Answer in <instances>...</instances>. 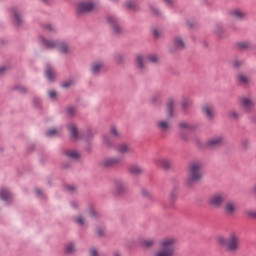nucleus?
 Segmentation results:
<instances>
[{"label": "nucleus", "mask_w": 256, "mask_h": 256, "mask_svg": "<svg viewBox=\"0 0 256 256\" xmlns=\"http://www.w3.org/2000/svg\"><path fill=\"white\" fill-rule=\"evenodd\" d=\"M203 177V163L199 160L192 161L188 165V176L185 180L186 187H192Z\"/></svg>", "instance_id": "1"}, {"label": "nucleus", "mask_w": 256, "mask_h": 256, "mask_svg": "<svg viewBox=\"0 0 256 256\" xmlns=\"http://www.w3.org/2000/svg\"><path fill=\"white\" fill-rule=\"evenodd\" d=\"M160 249L155 252L154 256H175L177 247V238L174 236H166L159 242Z\"/></svg>", "instance_id": "2"}, {"label": "nucleus", "mask_w": 256, "mask_h": 256, "mask_svg": "<svg viewBox=\"0 0 256 256\" xmlns=\"http://www.w3.org/2000/svg\"><path fill=\"white\" fill-rule=\"evenodd\" d=\"M217 243L221 245V247H226L228 251L235 253V251H239V247H241V237L239 234L232 232L228 238L218 236Z\"/></svg>", "instance_id": "3"}, {"label": "nucleus", "mask_w": 256, "mask_h": 256, "mask_svg": "<svg viewBox=\"0 0 256 256\" xmlns=\"http://www.w3.org/2000/svg\"><path fill=\"white\" fill-rule=\"evenodd\" d=\"M40 43L47 47L48 49H58L60 53H71V48L65 42H55L53 40H47L43 37H40Z\"/></svg>", "instance_id": "4"}, {"label": "nucleus", "mask_w": 256, "mask_h": 256, "mask_svg": "<svg viewBox=\"0 0 256 256\" xmlns=\"http://www.w3.org/2000/svg\"><path fill=\"white\" fill-rule=\"evenodd\" d=\"M224 202H225V194L223 193L212 194L208 199L209 205L211 207H215L216 209L221 208Z\"/></svg>", "instance_id": "5"}, {"label": "nucleus", "mask_w": 256, "mask_h": 256, "mask_svg": "<svg viewBox=\"0 0 256 256\" xmlns=\"http://www.w3.org/2000/svg\"><path fill=\"white\" fill-rule=\"evenodd\" d=\"M95 7H97V5L93 1L84 0L77 5V13H80V14L89 13L93 11Z\"/></svg>", "instance_id": "6"}, {"label": "nucleus", "mask_w": 256, "mask_h": 256, "mask_svg": "<svg viewBox=\"0 0 256 256\" xmlns=\"http://www.w3.org/2000/svg\"><path fill=\"white\" fill-rule=\"evenodd\" d=\"M237 209H238L237 202L231 201V200L225 202L223 206V211L225 215H227V217H233V215L237 213Z\"/></svg>", "instance_id": "7"}, {"label": "nucleus", "mask_w": 256, "mask_h": 256, "mask_svg": "<svg viewBox=\"0 0 256 256\" xmlns=\"http://www.w3.org/2000/svg\"><path fill=\"white\" fill-rule=\"evenodd\" d=\"M236 82L239 85H242V87H249L251 83H253V80H251V76L245 74V73H239L236 76Z\"/></svg>", "instance_id": "8"}, {"label": "nucleus", "mask_w": 256, "mask_h": 256, "mask_svg": "<svg viewBox=\"0 0 256 256\" xmlns=\"http://www.w3.org/2000/svg\"><path fill=\"white\" fill-rule=\"evenodd\" d=\"M107 23L112 28L113 33H115L116 35H119V33H121L122 29L121 26H119V20L115 18V16H108Z\"/></svg>", "instance_id": "9"}, {"label": "nucleus", "mask_w": 256, "mask_h": 256, "mask_svg": "<svg viewBox=\"0 0 256 256\" xmlns=\"http://www.w3.org/2000/svg\"><path fill=\"white\" fill-rule=\"evenodd\" d=\"M240 105L245 109V111H251L255 107V102L249 97H241L240 98Z\"/></svg>", "instance_id": "10"}, {"label": "nucleus", "mask_w": 256, "mask_h": 256, "mask_svg": "<svg viewBox=\"0 0 256 256\" xmlns=\"http://www.w3.org/2000/svg\"><path fill=\"white\" fill-rule=\"evenodd\" d=\"M202 112L205 115L206 119H213L215 117V108L211 105H204L202 107Z\"/></svg>", "instance_id": "11"}, {"label": "nucleus", "mask_w": 256, "mask_h": 256, "mask_svg": "<svg viewBox=\"0 0 256 256\" xmlns=\"http://www.w3.org/2000/svg\"><path fill=\"white\" fill-rule=\"evenodd\" d=\"M208 147H219V145H223V137L216 136L213 138H210L206 142Z\"/></svg>", "instance_id": "12"}, {"label": "nucleus", "mask_w": 256, "mask_h": 256, "mask_svg": "<svg viewBox=\"0 0 256 256\" xmlns=\"http://www.w3.org/2000/svg\"><path fill=\"white\" fill-rule=\"evenodd\" d=\"M155 165H157V167H162V169H171V161L167 158L156 159Z\"/></svg>", "instance_id": "13"}, {"label": "nucleus", "mask_w": 256, "mask_h": 256, "mask_svg": "<svg viewBox=\"0 0 256 256\" xmlns=\"http://www.w3.org/2000/svg\"><path fill=\"white\" fill-rule=\"evenodd\" d=\"M120 163H121V158L119 157L106 158L104 160L105 167H115V165H119Z\"/></svg>", "instance_id": "14"}, {"label": "nucleus", "mask_w": 256, "mask_h": 256, "mask_svg": "<svg viewBox=\"0 0 256 256\" xmlns=\"http://www.w3.org/2000/svg\"><path fill=\"white\" fill-rule=\"evenodd\" d=\"M0 199H2V201H11V199H13V194H11L7 188H1Z\"/></svg>", "instance_id": "15"}, {"label": "nucleus", "mask_w": 256, "mask_h": 256, "mask_svg": "<svg viewBox=\"0 0 256 256\" xmlns=\"http://www.w3.org/2000/svg\"><path fill=\"white\" fill-rule=\"evenodd\" d=\"M157 240L155 238H148L141 241V245L144 249H151V247L155 246Z\"/></svg>", "instance_id": "16"}, {"label": "nucleus", "mask_w": 256, "mask_h": 256, "mask_svg": "<svg viewBox=\"0 0 256 256\" xmlns=\"http://www.w3.org/2000/svg\"><path fill=\"white\" fill-rule=\"evenodd\" d=\"M103 67H104L103 61L93 62L91 65V73H93L94 75H97V73H99V71H101Z\"/></svg>", "instance_id": "17"}, {"label": "nucleus", "mask_w": 256, "mask_h": 256, "mask_svg": "<svg viewBox=\"0 0 256 256\" xmlns=\"http://www.w3.org/2000/svg\"><path fill=\"white\" fill-rule=\"evenodd\" d=\"M230 15L233 19H245L247 14L239 9L231 10Z\"/></svg>", "instance_id": "18"}, {"label": "nucleus", "mask_w": 256, "mask_h": 256, "mask_svg": "<svg viewBox=\"0 0 256 256\" xmlns=\"http://www.w3.org/2000/svg\"><path fill=\"white\" fill-rule=\"evenodd\" d=\"M173 107H175V99H169L166 104L167 117H173Z\"/></svg>", "instance_id": "19"}, {"label": "nucleus", "mask_w": 256, "mask_h": 256, "mask_svg": "<svg viewBox=\"0 0 256 256\" xmlns=\"http://www.w3.org/2000/svg\"><path fill=\"white\" fill-rule=\"evenodd\" d=\"M157 127L158 129H160V131H169V129H171V124L169 123V121H165V120H161L157 122Z\"/></svg>", "instance_id": "20"}, {"label": "nucleus", "mask_w": 256, "mask_h": 256, "mask_svg": "<svg viewBox=\"0 0 256 256\" xmlns=\"http://www.w3.org/2000/svg\"><path fill=\"white\" fill-rule=\"evenodd\" d=\"M45 75L49 81H53V79L56 77L55 69H53L51 65H48L45 70Z\"/></svg>", "instance_id": "21"}, {"label": "nucleus", "mask_w": 256, "mask_h": 256, "mask_svg": "<svg viewBox=\"0 0 256 256\" xmlns=\"http://www.w3.org/2000/svg\"><path fill=\"white\" fill-rule=\"evenodd\" d=\"M68 131L72 135V139H79V131L77 130V126H75V124H69Z\"/></svg>", "instance_id": "22"}, {"label": "nucleus", "mask_w": 256, "mask_h": 256, "mask_svg": "<svg viewBox=\"0 0 256 256\" xmlns=\"http://www.w3.org/2000/svg\"><path fill=\"white\" fill-rule=\"evenodd\" d=\"M174 47L175 49H185V41H183V38L176 36L174 38Z\"/></svg>", "instance_id": "23"}, {"label": "nucleus", "mask_w": 256, "mask_h": 256, "mask_svg": "<svg viewBox=\"0 0 256 256\" xmlns=\"http://www.w3.org/2000/svg\"><path fill=\"white\" fill-rule=\"evenodd\" d=\"M12 16L16 25H21V23H23V18H21V14L17 9L12 10Z\"/></svg>", "instance_id": "24"}, {"label": "nucleus", "mask_w": 256, "mask_h": 256, "mask_svg": "<svg viewBox=\"0 0 256 256\" xmlns=\"http://www.w3.org/2000/svg\"><path fill=\"white\" fill-rule=\"evenodd\" d=\"M64 155L68 157V159H79V152L76 150H66L64 151Z\"/></svg>", "instance_id": "25"}, {"label": "nucleus", "mask_w": 256, "mask_h": 256, "mask_svg": "<svg viewBox=\"0 0 256 256\" xmlns=\"http://www.w3.org/2000/svg\"><path fill=\"white\" fill-rule=\"evenodd\" d=\"M129 171L132 175H141V173H143V168L138 165H132L129 167Z\"/></svg>", "instance_id": "26"}, {"label": "nucleus", "mask_w": 256, "mask_h": 256, "mask_svg": "<svg viewBox=\"0 0 256 256\" xmlns=\"http://www.w3.org/2000/svg\"><path fill=\"white\" fill-rule=\"evenodd\" d=\"M136 65L140 71H143L145 69V62L143 61V56L141 54L136 56Z\"/></svg>", "instance_id": "27"}, {"label": "nucleus", "mask_w": 256, "mask_h": 256, "mask_svg": "<svg viewBox=\"0 0 256 256\" xmlns=\"http://www.w3.org/2000/svg\"><path fill=\"white\" fill-rule=\"evenodd\" d=\"M118 153H129V145L127 144H119L117 146Z\"/></svg>", "instance_id": "28"}, {"label": "nucleus", "mask_w": 256, "mask_h": 256, "mask_svg": "<svg viewBox=\"0 0 256 256\" xmlns=\"http://www.w3.org/2000/svg\"><path fill=\"white\" fill-rule=\"evenodd\" d=\"M237 47L238 49H242V50L249 49L251 47V43L247 41L238 42Z\"/></svg>", "instance_id": "29"}, {"label": "nucleus", "mask_w": 256, "mask_h": 256, "mask_svg": "<svg viewBox=\"0 0 256 256\" xmlns=\"http://www.w3.org/2000/svg\"><path fill=\"white\" fill-rule=\"evenodd\" d=\"M228 117L229 119H239V117H241V114H239L237 110H230L228 112Z\"/></svg>", "instance_id": "30"}, {"label": "nucleus", "mask_w": 256, "mask_h": 256, "mask_svg": "<svg viewBox=\"0 0 256 256\" xmlns=\"http://www.w3.org/2000/svg\"><path fill=\"white\" fill-rule=\"evenodd\" d=\"M114 60H115V63H117V65H121V63L125 61V56L123 54H116L114 56Z\"/></svg>", "instance_id": "31"}, {"label": "nucleus", "mask_w": 256, "mask_h": 256, "mask_svg": "<svg viewBox=\"0 0 256 256\" xmlns=\"http://www.w3.org/2000/svg\"><path fill=\"white\" fill-rule=\"evenodd\" d=\"M244 63L245 62L243 60L236 59V60L232 61V67L234 69H239V67H242V65H244Z\"/></svg>", "instance_id": "32"}, {"label": "nucleus", "mask_w": 256, "mask_h": 256, "mask_svg": "<svg viewBox=\"0 0 256 256\" xmlns=\"http://www.w3.org/2000/svg\"><path fill=\"white\" fill-rule=\"evenodd\" d=\"M244 215L250 219H256V210H245Z\"/></svg>", "instance_id": "33"}, {"label": "nucleus", "mask_w": 256, "mask_h": 256, "mask_svg": "<svg viewBox=\"0 0 256 256\" xmlns=\"http://www.w3.org/2000/svg\"><path fill=\"white\" fill-rule=\"evenodd\" d=\"M110 133L111 135H113L114 137H121V132L119 131V129H117L115 126H112L110 128Z\"/></svg>", "instance_id": "34"}, {"label": "nucleus", "mask_w": 256, "mask_h": 256, "mask_svg": "<svg viewBox=\"0 0 256 256\" xmlns=\"http://www.w3.org/2000/svg\"><path fill=\"white\" fill-rule=\"evenodd\" d=\"M125 7L127 9L135 10V9H137L138 5L136 4V2L128 1V2L125 3Z\"/></svg>", "instance_id": "35"}, {"label": "nucleus", "mask_w": 256, "mask_h": 256, "mask_svg": "<svg viewBox=\"0 0 256 256\" xmlns=\"http://www.w3.org/2000/svg\"><path fill=\"white\" fill-rule=\"evenodd\" d=\"M147 60L150 61V63H157V61H159V56L158 55H149L147 57Z\"/></svg>", "instance_id": "36"}, {"label": "nucleus", "mask_w": 256, "mask_h": 256, "mask_svg": "<svg viewBox=\"0 0 256 256\" xmlns=\"http://www.w3.org/2000/svg\"><path fill=\"white\" fill-rule=\"evenodd\" d=\"M191 105V99L189 98H184L182 101V109H187Z\"/></svg>", "instance_id": "37"}, {"label": "nucleus", "mask_w": 256, "mask_h": 256, "mask_svg": "<svg viewBox=\"0 0 256 256\" xmlns=\"http://www.w3.org/2000/svg\"><path fill=\"white\" fill-rule=\"evenodd\" d=\"M103 143L107 147H111V137L109 136H103Z\"/></svg>", "instance_id": "38"}, {"label": "nucleus", "mask_w": 256, "mask_h": 256, "mask_svg": "<svg viewBox=\"0 0 256 256\" xmlns=\"http://www.w3.org/2000/svg\"><path fill=\"white\" fill-rule=\"evenodd\" d=\"M74 251H75V245L74 244H68L66 246V253L71 254V253H74Z\"/></svg>", "instance_id": "39"}, {"label": "nucleus", "mask_w": 256, "mask_h": 256, "mask_svg": "<svg viewBox=\"0 0 256 256\" xmlns=\"http://www.w3.org/2000/svg\"><path fill=\"white\" fill-rule=\"evenodd\" d=\"M46 135H47V137H53V136L57 135V129L52 128V129L48 130L46 132Z\"/></svg>", "instance_id": "40"}, {"label": "nucleus", "mask_w": 256, "mask_h": 256, "mask_svg": "<svg viewBox=\"0 0 256 256\" xmlns=\"http://www.w3.org/2000/svg\"><path fill=\"white\" fill-rule=\"evenodd\" d=\"M125 189H126V187L122 183L117 184V186H116L117 193H123V191H125Z\"/></svg>", "instance_id": "41"}, {"label": "nucleus", "mask_w": 256, "mask_h": 256, "mask_svg": "<svg viewBox=\"0 0 256 256\" xmlns=\"http://www.w3.org/2000/svg\"><path fill=\"white\" fill-rule=\"evenodd\" d=\"M76 223H77V225H85V218L83 217V216H78L77 218H76Z\"/></svg>", "instance_id": "42"}, {"label": "nucleus", "mask_w": 256, "mask_h": 256, "mask_svg": "<svg viewBox=\"0 0 256 256\" xmlns=\"http://www.w3.org/2000/svg\"><path fill=\"white\" fill-rule=\"evenodd\" d=\"M73 83H74V82H73L72 80L63 82V83H62V87H63L64 89H69V87H71V86L73 85Z\"/></svg>", "instance_id": "43"}, {"label": "nucleus", "mask_w": 256, "mask_h": 256, "mask_svg": "<svg viewBox=\"0 0 256 256\" xmlns=\"http://www.w3.org/2000/svg\"><path fill=\"white\" fill-rule=\"evenodd\" d=\"M153 35H154V37H155L156 39H159V37H161V35H162V32H161V30L154 29V30H153Z\"/></svg>", "instance_id": "44"}, {"label": "nucleus", "mask_w": 256, "mask_h": 256, "mask_svg": "<svg viewBox=\"0 0 256 256\" xmlns=\"http://www.w3.org/2000/svg\"><path fill=\"white\" fill-rule=\"evenodd\" d=\"M179 127H180L181 129H191V126H189V124H188L187 122H181V123L179 124Z\"/></svg>", "instance_id": "45"}, {"label": "nucleus", "mask_w": 256, "mask_h": 256, "mask_svg": "<svg viewBox=\"0 0 256 256\" xmlns=\"http://www.w3.org/2000/svg\"><path fill=\"white\" fill-rule=\"evenodd\" d=\"M16 89H17V91H19V93H27V88L26 87L17 86Z\"/></svg>", "instance_id": "46"}, {"label": "nucleus", "mask_w": 256, "mask_h": 256, "mask_svg": "<svg viewBox=\"0 0 256 256\" xmlns=\"http://www.w3.org/2000/svg\"><path fill=\"white\" fill-rule=\"evenodd\" d=\"M77 110L75 109V107H69L68 109H67V113H68V115H75V112H76Z\"/></svg>", "instance_id": "47"}, {"label": "nucleus", "mask_w": 256, "mask_h": 256, "mask_svg": "<svg viewBox=\"0 0 256 256\" xmlns=\"http://www.w3.org/2000/svg\"><path fill=\"white\" fill-rule=\"evenodd\" d=\"M88 217H95L97 215V213H95V210L93 208H91L88 212H87Z\"/></svg>", "instance_id": "48"}, {"label": "nucleus", "mask_w": 256, "mask_h": 256, "mask_svg": "<svg viewBox=\"0 0 256 256\" xmlns=\"http://www.w3.org/2000/svg\"><path fill=\"white\" fill-rule=\"evenodd\" d=\"M49 97L50 99H55L57 97V92L53 90L49 91Z\"/></svg>", "instance_id": "49"}, {"label": "nucleus", "mask_w": 256, "mask_h": 256, "mask_svg": "<svg viewBox=\"0 0 256 256\" xmlns=\"http://www.w3.org/2000/svg\"><path fill=\"white\" fill-rule=\"evenodd\" d=\"M90 256H99V253L95 248L90 249Z\"/></svg>", "instance_id": "50"}, {"label": "nucleus", "mask_w": 256, "mask_h": 256, "mask_svg": "<svg viewBox=\"0 0 256 256\" xmlns=\"http://www.w3.org/2000/svg\"><path fill=\"white\" fill-rule=\"evenodd\" d=\"M96 233H97V235H99L101 237L105 234V229L100 228V229L96 230Z\"/></svg>", "instance_id": "51"}, {"label": "nucleus", "mask_w": 256, "mask_h": 256, "mask_svg": "<svg viewBox=\"0 0 256 256\" xmlns=\"http://www.w3.org/2000/svg\"><path fill=\"white\" fill-rule=\"evenodd\" d=\"M151 13L153 15H159V10L157 8H151Z\"/></svg>", "instance_id": "52"}, {"label": "nucleus", "mask_w": 256, "mask_h": 256, "mask_svg": "<svg viewBox=\"0 0 256 256\" xmlns=\"http://www.w3.org/2000/svg\"><path fill=\"white\" fill-rule=\"evenodd\" d=\"M44 29H46V31H53V26L47 24L44 26Z\"/></svg>", "instance_id": "53"}, {"label": "nucleus", "mask_w": 256, "mask_h": 256, "mask_svg": "<svg viewBox=\"0 0 256 256\" xmlns=\"http://www.w3.org/2000/svg\"><path fill=\"white\" fill-rule=\"evenodd\" d=\"M7 71V68L5 66L0 67V76L3 75Z\"/></svg>", "instance_id": "54"}, {"label": "nucleus", "mask_w": 256, "mask_h": 256, "mask_svg": "<svg viewBox=\"0 0 256 256\" xmlns=\"http://www.w3.org/2000/svg\"><path fill=\"white\" fill-rule=\"evenodd\" d=\"M167 5H173L175 3V0H164Z\"/></svg>", "instance_id": "55"}, {"label": "nucleus", "mask_w": 256, "mask_h": 256, "mask_svg": "<svg viewBox=\"0 0 256 256\" xmlns=\"http://www.w3.org/2000/svg\"><path fill=\"white\" fill-rule=\"evenodd\" d=\"M175 197H177V194H176V193H171V194H170V199L173 200V199H175Z\"/></svg>", "instance_id": "56"}, {"label": "nucleus", "mask_w": 256, "mask_h": 256, "mask_svg": "<svg viewBox=\"0 0 256 256\" xmlns=\"http://www.w3.org/2000/svg\"><path fill=\"white\" fill-rule=\"evenodd\" d=\"M68 191H75V187H73V186H68Z\"/></svg>", "instance_id": "57"}, {"label": "nucleus", "mask_w": 256, "mask_h": 256, "mask_svg": "<svg viewBox=\"0 0 256 256\" xmlns=\"http://www.w3.org/2000/svg\"><path fill=\"white\" fill-rule=\"evenodd\" d=\"M252 193L256 195V185L252 188Z\"/></svg>", "instance_id": "58"}, {"label": "nucleus", "mask_w": 256, "mask_h": 256, "mask_svg": "<svg viewBox=\"0 0 256 256\" xmlns=\"http://www.w3.org/2000/svg\"><path fill=\"white\" fill-rule=\"evenodd\" d=\"M36 195H41V190H36Z\"/></svg>", "instance_id": "59"}, {"label": "nucleus", "mask_w": 256, "mask_h": 256, "mask_svg": "<svg viewBox=\"0 0 256 256\" xmlns=\"http://www.w3.org/2000/svg\"><path fill=\"white\" fill-rule=\"evenodd\" d=\"M113 256H121V254L119 252H116Z\"/></svg>", "instance_id": "60"}, {"label": "nucleus", "mask_w": 256, "mask_h": 256, "mask_svg": "<svg viewBox=\"0 0 256 256\" xmlns=\"http://www.w3.org/2000/svg\"><path fill=\"white\" fill-rule=\"evenodd\" d=\"M43 3H49V0H42Z\"/></svg>", "instance_id": "61"}, {"label": "nucleus", "mask_w": 256, "mask_h": 256, "mask_svg": "<svg viewBox=\"0 0 256 256\" xmlns=\"http://www.w3.org/2000/svg\"><path fill=\"white\" fill-rule=\"evenodd\" d=\"M152 101H153V103H155L157 100H155V99H152Z\"/></svg>", "instance_id": "62"}, {"label": "nucleus", "mask_w": 256, "mask_h": 256, "mask_svg": "<svg viewBox=\"0 0 256 256\" xmlns=\"http://www.w3.org/2000/svg\"><path fill=\"white\" fill-rule=\"evenodd\" d=\"M111 1H117V0H111Z\"/></svg>", "instance_id": "63"}]
</instances>
